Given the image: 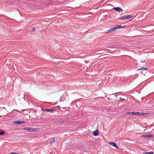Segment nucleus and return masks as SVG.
Segmentation results:
<instances>
[{
    "label": "nucleus",
    "instance_id": "nucleus-20",
    "mask_svg": "<svg viewBox=\"0 0 154 154\" xmlns=\"http://www.w3.org/2000/svg\"><path fill=\"white\" fill-rule=\"evenodd\" d=\"M11 154H20L18 153H15V152H12L11 153Z\"/></svg>",
    "mask_w": 154,
    "mask_h": 154
},
{
    "label": "nucleus",
    "instance_id": "nucleus-1",
    "mask_svg": "<svg viewBox=\"0 0 154 154\" xmlns=\"http://www.w3.org/2000/svg\"><path fill=\"white\" fill-rule=\"evenodd\" d=\"M23 129L25 130H26L29 131L30 132H35L38 130L37 128H28V127H24L23 128Z\"/></svg>",
    "mask_w": 154,
    "mask_h": 154
},
{
    "label": "nucleus",
    "instance_id": "nucleus-9",
    "mask_svg": "<svg viewBox=\"0 0 154 154\" xmlns=\"http://www.w3.org/2000/svg\"><path fill=\"white\" fill-rule=\"evenodd\" d=\"M99 131L98 129L96 130L93 133V135L94 136H97L99 134Z\"/></svg>",
    "mask_w": 154,
    "mask_h": 154
},
{
    "label": "nucleus",
    "instance_id": "nucleus-12",
    "mask_svg": "<svg viewBox=\"0 0 154 154\" xmlns=\"http://www.w3.org/2000/svg\"><path fill=\"white\" fill-rule=\"evenodd\" d=\"M143 154H154V152L152 151L150 152H145L143 153Z\"/></svg>",
    "mask_w": 154,
    "mask_h": 154
},
{
    "label": "nucleus",
    "instance_id": "nucleus-22",
    "mask_svg": "<svg viewBox=\"0 0 154 154\" xmlns=\"http://www.w3.org/2000/svg\"><path fill=\"white\" fill-rule=\"evenodd\" d=\"M58 107H60V106H58Z\"/></svg>",
    "mask_w": 154,
    "mask_h": 154
},
{
    "label": "nucleus",
    "instance_id": "nucleus-13",
    "mask_svg": "<svg viewBox=\"0 0 154 154\" xmlns=\"http://www.w3.org/2000/svg\"><path fill=\"white\" fill-rule=\"evenodd\" d=\"M132 16L131 15H127L125 17L126 19H128L132 17Z\"/></svg>",
    "mask_w": 154,
    "mask_h": 154
},
{
    "label": "nucleus",
    "instance_id": "nucleus-11",
    "mask_svg": "<svg viewBox=\"0 0 154 154\" xmlns=\"http://www.w3.org/2000/svg\"><path fill=\"white\" fill-rule=\"evenodd\" d=\"M135 113V112H126V114L127 115L130 114L131 115H134Z\"/></svg>",
    "mask_w": 154,
    "mask_h": 154
},
{
    "label": "nucleus",
    "instance_id": "nucleus-7",
    "mask_svg": "<svg viewBox=\"0 0 154 154\" xmlns=\"http://www.w3.org/2000/svg\"><path fill=\"white\" fill-rule=\"evenodd\" d=\"M153 137V135L151 134H148L147 135H142L141 137L144 138H149Z\"/></svg>",
    "mask_w": 154,
    "mask_h": 154
},
{
    "label": "nucleus",
    "instance_id": "nucleus-8",
    "mask_svg": "<svg viewBox=\"0 0 154 154\" xmlns=\"http://www.w3.org/2000/svg\"><path fill=\"white\" fill-rule=\"evenodd\" d=\"M135 115L136 116H143L144 113L141 112H135Z\"/></svg>",
    "mask_w": 154,
    "mask_h": 154
},
{
    "label": "nucleus",
    "instance_id": "nucleus-14",
    "mask_svg": "<svg viewBox=\"0 0 154 154\" xmlns=\"http://www.w3.org/2000/svg\"><path fill=\"white\" fill-rule=\"evenodd\" d=\"M55 141V138L54 137L50 141V142H51V143H53Z\"/></svg>",
    "mask_w": 154,
    "mask_h": 154
},
{
    "label": "nucleus",
    "instance_id": "nucleus-4",
    "mask_svg": "<svg viewBox=\"0 0 154 154\" xmlns=\"http://www.w3.org/2000/svg\"><path fill=\"white\" fill-rule=\"evenodd\" d=\"M116 30V27H115V26H114V27H112V28H111L110 29L108 30L106 32V33H109L112 32Z\"/></svg>",
    "mask_w": 154,
    "mask_h": 154
},
{
    "label": "nucleus",
    "instance_id": "nucleus-15",
    "mask_svg": "<svg viewBox=\"0 0 154 154\" xmlns=\"http://www.w3.org/2000/svg\"><path fill=\"white\" fill-rule=\"evenodd\" d=\"M5 131H0V135H3L5 133Z\"/></svg>",
    "mask_w": 154,
    "mask_h": 154
},
{
    "label": "nucleus",
    "instance_id": "nucleus-6",
    "mask_svg": "<svg viewBox=\"0 0 154 154\" xmlns=\"http://www.w3.org/2000/svg\"><path fill=\"white\" fill-rule=\"evenodd\" d=\"M113 9L118 12H122L123 11V10L119 7H115Z\"/></svg>",
    "mask_w": 154,
    "mask_h": 154
},
{
    "label": "nucleus",
    "instance_id": "nucleus-23",
    "mask_svg": "<svg viewBox=\"0 0 154 154\" xmlns=\"http://www.w3.org/2000/svg\"><path fill=\"white\" fill-rule=\"evenodd\" d=\"M2 117V116H0V117Z\"/></svg>",
    "mask_w": 154,
    "mask_h": 154
},
{
    "label": "nucleus",
    "instance_id": "nucleus-17",
    "mask_svg": "<svg viewBox=\"0 0 154 154\" xmlns=\"http://www.w3.org/2000/svg\"><path fill=\"white\" fill-rule=\"evenodd\" d=\"M146 69H147V68L146 67H143L141 68L140 69H139V70H145Z\"/></svg>",
    "mask_w": 154,
    "mask_h": 154
},
{
    "label": "nucleus",
    "instance_id": "nucleus-21",
    "mask_svg": "<svg viewBox=\"0 0 154 154\" xmlns=\"http://www.w3.org/2000/svg\"><path fill=\"white\" fill-rule=\"evenodd\" d=\"M115 93V94H116V93Z\"/></svg>",
    "mask_w": 154,
    "mask_h": 154
},
{
    "label": "nucleus",
    "instance_id": "nucleus-3",
    "mask_svg": "<svg viewBox=\"0 0 154 154\" xmlns=\"http://www.w3.org/2000/svg\"><path fill=\"white\" fill-rule=\"evenodd\" d=\"M56 110V109H45L43 110V111H46V112H54Z\"/></svg>",
    "mask_w": 154,
    "mask_h": 154
},
{
    "label": "nucleus",
    "instance_id": "nucleus-19",
    "mask_svg": "<svg viewBox=\"0 0 154 154\" xmlns=\"http://www.w3.org/2000/svg\"><path fill=\"white\" fill-rule=\"evenodd\" d=\"M35 29L36 28L35 27H33L31 30V32H34L35 30Z\"/></svg>",
    "mask_w": 154,
    "mask_h": 154
},
{
    "label": "nucleus",
    "instance_id": "nucleus-18",
    "mask_svg": "<svg viewBox=\"0 0 154 154\" xmlns=\"http://www.w3.org/2000/svg\"><path fill=\"white\" fill-rule=\"evenodd\" d=\"M64 121L63 120H62L61 121H57V122L59 123H64Z\"/></svg>",
    "mask_w": 154,
    "mask_h": 154
},
{
    "label": "nucleus",
    "instance_id": "nucleus-2",
    "mask_svg": "<svg viewBox=\"0 0 154 154\" xmlns=\"http://www.w3.org/2000/svg\"><path fill=\"white\" fill-rule=\"evenodd\" d=\"M25 123V121H14L13 122V123L14 124H23Z\"/></svg>",
    "mask_w": 154,
    "mask_h": 154
},
{
    "label": "nucleus",
    "instance_id": "nucleus-16",
    "mask_svg": "<svg viewBox=\"0 0 154 154\" xmlns=\"http://www.w3.org/2000/svg\"><path fill=\"white\" fill-rule=\"evenodd\" d=\"M125 17H126L125 16H123L119 17V19H126V18H125Z\"/></svg>",
    "mask_w": 154,
    "mask_h": 154
},
{
    "label": "nucleus",
    "instance_id": "nucleus-5",
    "mask_svg": "<svg viewBox=\"0 0 154 154\" xmlns=\"http://www.w3.org/2000/svg\"><path fill=\"white\" fill-rule=\"evenodd\" d=\"M109 144L112 146H114L117 149H119L117 145L114 142H110L109 143Z\"/></svg>",
    "mask_w": 154,
    "mask_h": 154
},
{
    "label": "nucleus",
    "instance_id": "nucleus-10",
    "mask_svg": "<svg viewBox=\"0 0 154 154\" xmlns=\"http://www.w3.org/2000/svg\"><path fill=\"white\" fill-rule=\"evenodd\" d=\"M116 28V29H120L122 28H125L126 27L125 26H122L120 25H118L116 26H115Z\"/></svg>",
    "mask_w": 154,
    "mask_h": 154
}]
</instances>
